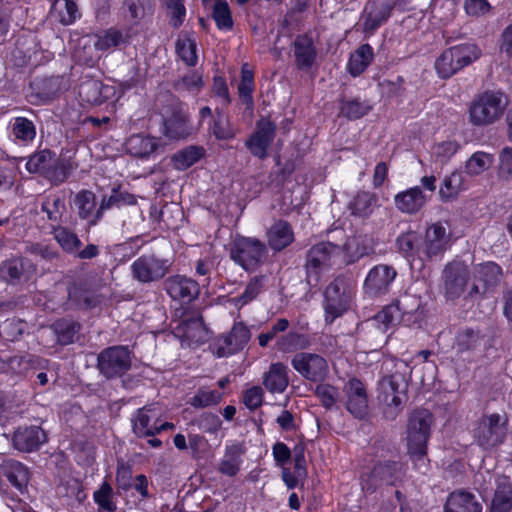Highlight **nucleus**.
I'll return each instance as SVG.
<instances>
[{"label":"nucleus","instance_id":"nucleus-1","mask_svg":"<svg viewBox=\"0 0 512 512\" xmlns=\"http://www.w3.org/2000/svg\"><path fill=\"white\" fill-rule=\"evenodd\" d=\"M163 289L173 301L181 304L175 311L177 320H204L202 310L193 304L200 294V284L196 280L182 274L170 275L164 279Z\"/></svg>","mask_w":512,"mask_h":512},{"label":"nucleus","instance_id":"nucleus-2","mask_svg":"<svg viewBox=\"0 0 512 512\" xmlns=\"http://www.w3.org/2000/svg\"><path fill=\"white\" fill-rule=\"evenodd\" d=\"M507 108V100L501 90H485L476 94L468 107L469 123L475 127H487L499 121Z\"/></svg>","mask_w":512,"mask_h":512},{"label":"nucleus","instance_id":"nucleus-3","mask_svg":"<svg viewBox=\"0 0 512 512\" xmlns=\"http://www.w3.org/2000/svg\"><path fill=\"white\" fill-rule=\"evenodd\" d=\"M432 421V414L425 409L414 410L408 419L407 449L418 469L427 467V442L430 437Z\"/></svg>","mask_w":512,"mask_h":512},{"label":"nucleus","instance_id":"nucleus-4","mask_svg":"<svg viewBox=\"0 0 512 512\" xmlns=\"http://www.w3.org/2000/svg\"><path fill=\"white\" fill-rule=\"evenodd\" d=\"M482 55L481 49L474 43H461L442 51L436 58L434 68L440 79L447 80L470 66Z\"/></svg>","mask_w":512,"mask_h":512},{"label":"nucleus","instance_id":"nucleus-5","mask_svg":"<svg viewBox=\"0 0 512 512\" xmlns=\"http://www.w3.org/2000/svg\"><path fill=\"white\" fill-rule=\"evenodd\" d=\"M377 400L387 420H395L407 401V383L399 373L384 376L378 383Z\"/></svg>","mask_w":512,"mask_h":512},{"label":"nucleus","instance_id":"nucleus-6","mask_svg":"<svg viewBox=\"0 0 512 512\" xmlns=\"http://www.w3.org/2000/svg\"><path fill=\"white\" fill-rule=\"evenodd\" d=\"M228 252L230 259L236 265L247 272H252L263 264L267 255V246L256 237L236 234L229 244Z\"/></svg>","mask_w":512,"mask_h":512},{"label":"nucleus","instance_id":"nucleus-7","mask_svg":"<svg viewBox=\"0 0 512 512\" xmlns=\"http://www.w3.org/2000/svg\"><path fill=\"white\" fill-rule=\"evenodd\" d=\"M508 418L505 413L483 415L474 430V439L484 449L494 448L506 438Z\"/></svg>","mask_w":512,"mask_h":512},{"label":"nucleus","instance_id":"nucleus-8","mask_svg":"<svg viewBox=\"0 0 512 512\" xmlns=\"http://www.w3.org/2000/svg\"><path fill=\"white\" fill-rule=\"evenodd\" d=\"M450 243V235L442 223L436 222L430 225L425 234H421V246L419 261L424 266L426 263L440 262Z\"/></svg>","mask_w":512,"mask_h":512},{"label":"nucleus","instance_id":"nucleus-9","mask_svg":"<svg viewBox=\"0 0 512 512\" xmlns=\"http://www.w3.org/2000/svg\"><path fill=\"white\" fill-rule=\"evenodd\" d=\"M353 292L343 278L337 277L324 291V310L326 320H335L343 316L352 306Z\"/></svg>","mask_w":512,"mask_h":512},{"label":"nucleus","instance_id":"nucleus-10","mask_svg":"<svg viewBox=\"0 0 512 512\" xmlns=\"http://www.w3.org/2000/svg\"><path fill=\"white\" fill-rule=\"evenodd\" d=\"M131 364V352L125 346L105 348L97 356V368L107 379L122 376L131 368Z\"/></svg>","mask_w":512,"mask_h":512},{"label":"nucleus","instance_id":"nucleus-11","mask_svg":"<svg viewBox=\"0 0 512 512\" xmlns=\"http://www.w3.org/2000/svg\"><path fill=\"white\" fill-rule=\"evenodd\" d=\"M340 256V245L322 241L311 246L305 255V270L308 278L318 280L321 272L333 265L332 260Z\"/></svg>","mask_w":512,"mask_h":512},{"label":"nucleus","instance_id":"nucleus-12","mask_svg":"<svg viewBox=\"0 0 512 512\" xmlns=\"http://www.w3.org/2000/svg\"><path fill=\"white\" fill-rule=\"evenodd\" d=\"M170 266L168 259L159 258L154 254H144L131 264V273L133 279L147 284L163 279L169 272Z\"/></svg>","mask_w":512,"mask_h":512},{"label":"nucleus","instance_id":"nucleus-13","mask_svg":"<svg viewBox=\"0 0 512 512\" xmlns=\"http://www.w3.org/2000/svg\"><path fill=\"white\" fill-rule=\"evenodd\" d=\"M397 271L393 266L378 264L372 267L363 282V293L369 298H377L387 294L394 280Z\"/></svg>","mask_w":512,"mask_h":512},{"label":"nucleus","instance_id":"nucleus-14","mask_svg":"<svg viewBox=\"0 0 512 512\" xmlns=\"http://www.w3.org/2000/svg\"><path fill=\"white\" fill-rule=\"evenodd\" d=\"M78 95L82 102L91 106H100L116 96V88L104 84L100 79L85 75L79 85Z\"/></svg>","mask_w":512,"mask_h":512},{"label":"nucleus","instance_id":"nucleus-15","mask_svg":"<svg viewBox=\"0 0 512 512\" xmlns=\"http://www.w3.org/2000/svg\"><path fill=\"white\" fill-rule=\"evenodd\" d=\"M276 124L270 119L256 122L255 131L246 140L245 145L250 153L261 160L268 157V150L276 137Z\"/></svg>","mask_w":512,"mask_h":512},{"label":"nucleus","instance_id":"nucleus-16","mask_svg":"<svg viewBox=\"0 0 512 512\" xmlns=\"http://www.w3.org/2000/svg\"><path fill=\"white\" fill-rule=\"evenodd\" d=\"M470 279V271L463 262L452 261L445 265L443 280L445 296L449 300L459 298Z\"/></svg>","mask_w":512,"mask_h":512},{"label":"nucleus","instance_id":"nucleus-17","mask_svg":"<svg viewBox=\"0 0 512 512\" xmlns=\"http://www.w3.org/2000/svg\"><path fill=\"white\" fill-rule=\"evenodd\" d=\"M291 364L302 377L313 382L324 380L329 371L327 361L313 353H297Z\"/></svg>","mask_w":512,"mask_h":512},{"label":"nucleus","instance_id":"nucleus-18","mask_svg":"<svg viewBox=\"0 0 512 512\" xmlns=\"http://www.w3.org/2000/svg\"><path fill=\"white\" fill-rule=\"evenodd\" d=\"M345 406L355 418L363 419L368 414V395L365 385L357 378L349 379L344 387Z\"/></svg>","mask_w":512,"mask_h":512},{"label":"nucleus","instance_id":"nucleus-19","mask_svg":"<svg viewBox=\"0 0 512 512\" xmlns=\"http://www.w3.org/2000/svg\"><path fill=\"white\" fill-rule=\"evenodd\" d=\"M396 2L393 0H373L367 3V14L363 22V30L367 34H373L392 15Z\"/></svg>","mask_w":512,"mask_h":512},{"label":"nucleus","instance_id":"nucleus-20","mask_svg":"<svg viewBox=\"0 0 512 512\" xmlns=\"http://www.w3.org/2000/svg\"><path fill=\"white\" fill-rule=\"evenodd\" d=\"M66 305L69 309H89L96 306V298L88 279L79 278L69 284Z\"/></svg>","mask_w":512,"mask_h":512},{"label":"nucleus","instance_id":"nucleus-21","mask_svg":"<svg viewBox=\"0 0 512 512\" xmlns=\"http://www.w3.org/2000/svg\"><path fill=\"white\" fill-rule=\"evenodd\" d=\"M502 268L495 262L480 264L476 270L474 283L469 291V296L485 294L492 291L500 280Z\"/></svg>","mask_w":512,"mask_h":512},{"label":"nucleus","instance_id":"nucleus-22","mask_svg":"<svg viewBox=\"0 0 512 512\" xmlns=\"http://www.w3.org/2000/svg\"><path fill=\"white\" fill-rule=\"evenodd\" d=\"M46 441L45 431L34 425L18 427L12 437L14 448L21 452L35 451Z\"/></svg>","mask_w":512,"mask_h":512},{"label":"nucleus","instance_id":"nucleus-23","mask_svg":"<svg viewBox=\"0 0 512 512\" xmlns=\"http://www.w3.org/2000/svg\"><path fill=\"white\" fill-rule=\"evenodd\" d=\"M268 247L275 253L288 248L295 241L292 225L284 219H278L266 231Z\"/></svg>","mask_w":512,"mask_h":512},{"label":"nucleus","instance_id":"nucleus-24","mask_svg":"<svg viewBox=\"0 0 512 512\" xmlns=\"http://www.w3.org/2000/svg\"><path fill=\"white\" fill-rule=\"evenodd\" d=\"M338 102V118H344L347 121H356L367 116L373 109L369 100L362 99L360 96L348 98L340 95Z\"/></svg>","mask_w":512,"mask_h":512},{"label":"nucleus","instance_id":"nucleus-25","mask_svg":"<svg viewBox=\"0 0 512 512\" xmlns=\"http://www.w3.org/2000/svg\"><path fill=\"white\" fill-rule=\"evenodd\" d=\"M256 89L255 74L249 68L248 63H244L240 69V81L237 86L239 103L244 106L245 114H253L255 108L254 92Z\"/></svg>","mask_w":512,"mask_h":512},{"label":"nucleus","instance_id":"nucleus-26","mask_svg":"<svg viewBox=\"0 0 512 512\" xmlns=\"http://www.w3.org/2000/svg\"><path fill=\"white\" fill-rule=\"evenodd\" d=\"M293 52L296 67L299 70H309L315 63L317 51L310 34L296 36L293 42Z\"/></svg>","mask_w":512,"mask_h":512},{"label":"nucleus","instance_id":"nucleus-27","mask_svg":"<svg viewBox=\"0 0 512 512\" xmlns=\"http://www.w3.org/2000/svg\"><path fill=\"white\" fill-rule=\"evenodd\" d=\"M174 334L182 345L198 346L210 338V331L204 322H179Z\"/></svg>","mask_w":512,"mask_h":512},{"label":"nucleus","instance_id":"nucleus-28","mask_svg":"<svg viewBox=\"0 0 512 512\" xmlns=\"http://www.w3.org/2000/svg\"><path fill=\"white\" fill-rule=\"evenodd\" d=\"M165 135L169 139H185L192 133L189 115L181 108H174L170 116L164 119Z\"/></svg>","mask_w":512,"mask_h":512},{"label":"nucleus","instance_id":"nucleus-29","mask_svg":"<svg viewBox=\"0 0 512 512\" xmlns=\"http://www.w3.org/2000/svg\"><path fill=\"white\" fill-rule=\"evenodd\" d=\"M137 202L136 197L127 192L121 191L120 187L113 188L110 196H104L100 202L99 208L95 211L94 216L89 221V227L96 226L102 219L104 211L113 207L120 208L122 206L135 205Z\"/></svg>","mask_w":512,"mask_h":512},{"label":"nucleus","instance_id":"nucleus-30","mask_svg":"<svg viewBox=\"0 0 512 512\" xmlns=\"http://www.w3.org/2000/svg\"><path fill=\"white\" fill-rule=\"evenodd\" d=\"M426 202L425 195L420 187L414 186L397 193L394 197L396 208L402 213L415 214Z\"/></svg>","mask_w":512,"mask_h":512},{"label":"nucleus","instance_id":"nucleus-31","mask_svg":"<svg viewBox=\"0 0 512 512\" xmlns=\"http://www.w3.org/2000/svg\"><path fill=\"white\" fill-rule=\"evenodd\" d=\"M36 266L31 260L25 257H14L8 259L0 266L1 277L12 284L19 282L25 273L34 272Z\"/></svg>","mask_w":512,"mask_h":512},{"label":"nucleus","instance_id":"nucleus-32","mask_svg":"<svg viewBox=\"0 0 512 512\" xmlns=\"http://www.w3.org/2000/svg\"><path fill=\"white\" fill-rule=\"evenodd\" d=\"M374 49L369 43L360 45L350 54L346 64L347 72L354 78L362 75L374 61Z\"/></svg>","mask_w":512,"mask_h":512},{"label":"nucleus","instance_id":"nucleus-33","mask_svg":"<svg viewBox=\"0 0 512 512\" xmlns=\"http://www.w3.org/2000/svg\"><path fill=\"white\" fill-rule=\"evenodd\" d=\"M126 151L137 158L147 159L158 147V139L146 134H133L125 143Z\"/></svg>","mask_w":512,"mask_h":512},{"label":"nucleus","instance_id":"nucleus-34","mask_svg":"<svg viewBox=\"0 0 512 512\" xmlns=\"http://www.w3.org/2000/svg\"><path fill=\"white\" fill-rule=\"evenodd\" d=\"M36 125L27 117L17 116L10 121V137L18 145H29L36 138Z\"/></svg>","mask_w":512,"mask_h":512},{"label":"nucleus","instance_id":"nucleus-35","mask_svg":"<svg viewBox=\"0 0 512 512\" xmlns=\"http://www.w3.org/2000/svg\"><path fill=\"white\" fill-rule=\"evenodd\" d=\"M175 52L188 67L198 63L197 42L193 31H182L175 42Z\"/></svg>","mask_w":512,"mask_h":512},{"label":"nucleus","instance_id":"nucleus-36","mask_svg":"<svg viewBox=\"0 0 512 512\" xmlns=\"http://www.w3.org/2000/svg\"><path fill=\"white\" fill-rule=\"evenodd\" d=\"M0 468L13 487L21 493L26 490L30 478V473L26 466L19 461L10 459L4 461Z\"/></svg>","mask_w":512,"mask_h":512},{"label":"nucleus","instance_id":"nucleus-37","mask_svg":"<svg viewBox=\"0 0 512 512\" xmlns=\"http://www.w3.org/2000/svg\"><path fill=\"white\" fill-rule=\"evenodd\" d=\"M465 190L464 176L462 172L455 170L449 175H445L442 179L439 188V198L444 203L452 202Z\"/></svg>","mask_w":512,"mask_h":512},{"label":"nucleus","instance_id":"nucleus-38","mask_svg":"<svg viewBox=\"0 0 512 512\" xmlns=\"http://www.w3.org/2000/svg\"><path fill=\"white\" fill-rule=\"evenodd\" d=\"M156 411L155 404H149L136 410L131 418L132 431L138 438H148L157 435L154 425H150L149 413Z\"/></svg>","mask_w":512,"mask_h":512},{"label":"nucleus","instance_id":"nucleus-39","mask_svg":"<svg viewBox=\"0 0 512 512\" xmlns=\"http://www.w3.org/2000/svg\"><path fill=\"white\" fill-rule=\"evenodd\" d=\"M482 506L472 493L458 491L449 495L444 512H481Z\"/></svg>","mask_w":512,"mask_h":512},{"label":"nucleus","instance_id":"nucleus-40","mask_svg":"<svg viewBox=\"0 0 512 512\" xmlns=\"http://www.w3.org/2000/svg\"><path fill=\"white\" fill-rule=\"evenodd\" d=\"M289 384L287 367L280 362L271 364L264 374L263 385L271 393H282Z\"/></svg>","mask_w":512,"mask_h":512},{"label":"nucleus","instance_id":"nucleus-41","mask_svg":"<svg viewBox=\"0 0 512 512\" xmlns=\"http://www.w3.org/2000/svg\"><path fill=\"white\" fill-rule=\"evenodd\" d=\"M421 233L413 230L401 233L396 239L398 251L408 261L419 260Z\"/></svg>","mask_w":512,"mask_h":512},{"label":"nucleus","instance_id":"nucleus-42","mask_svg":"<svg viewBox=\"0 0 512 512\" xmlns=\"http://www.w3.org/2000/svg\"><path fill=\"white\" fill-rule=\"evenodd\" d=\"M206 154V150L202 146L190 145L186 146L171 157V161L175 169L184 171L199 162Z\"/></svg>","mask_w":512,"mask_h":512},{"label":"nucleus","instance_id":"nucleus-43","mask_svg":"<svg viewBox=\"0 0 512 512\" xmlns=\"http://www.w3.org/2000/svg\"><path fill=\"white\" fill-rule=\"evenodd\" d=\"M41 211L46 214L52 228L61 225L62 217L66 212L65 198L56 193L47 195L41 203Z\"/></svg>","mask_w":512,"mask_h":512},{"label":"nucleus","instance_id":"nucleus-44","mask_svg":"<svg viewBox=\"0 0 512 512\" xmlns=\"http://www.w3.org/2000/svg\"><path fill=\"white\" fill-rule=\"evenodd\" d=\"M375 193L369 191H358L348 204V208L352 215L367 218L369 217L377 203Z\"/></svg>","mask_w":512,"mask_h":512},{"label":"nucleus","instance_id":"nucleus-45","mask_svg":"<svg viewBox=\"0 0 512 512\" xmlns=\"http://www.w3.org/2000/svg\"><path fill=\"white\" fill-rule=\"evenodd\" d=\"M370 248L358 237H348L343 245H340V255H343V263L352 265L361 258L370 254Z\"/></svg>","mask_w":512,"mask_h":512},{"label":"nucleus","instance_id":"nucleus-46","mask_svg":"<svg viewBox=\"0 0 512 512\" xmlns=\"http://www.w3.org/2000/svg\"><path fill=\"white\" fill-rule=\"evenodd\" d=\"M249 338V330L243 322H238L233 326L231 332L224 337L225 347H220L219 350H223L222 355L233 354L241 350L249 341Z\"/></svg>","mask_w":512,"mask_h":512},{"label":"nucleus","instance_id":"nucleus-47","mask_svg":"<svg viewBox=\"0 0 512 512\" xmlns=\"http://www.w3.org/2000/svg\"><path fill=\"white\" fill-rule=\"evenodd\" d=\"M76 165L71 157H57L53 159V163L49 170L46 172L45 178L53 184L64 183L72 174Z\"/></svg>","mask_w":512,"mask_h":512},{"label":"nucleus","instance_id":"nucleus-48","mask_svg":"<svg viewBox=\"0 0 512 512\" xmlns=\"http://www.w3.org/2000/svg\"><path fill=\"white\" fill-rule=\"evenodd\" d=\"M159 2L165 10L169 26L174 30L179 29L187 16L185 0H159Z\"/></svg>","mask_w":512,"mask_h":512},{"label":"nucleus","instance_id":"nucleus-49","mask_svg":"<svg viewBox=\"0 0 512 512\" xmlns=\"http://www.w3.org/2000/svg\"><path fill=\"white\" fill-rule=\"evenodd\" d=\"M244 448L240 444H233L226 447L224 457L219 465V471L229 477L235 476L240 470L241 456Z\"/></svg>","mask_w":512,"mask_h":512},{"label":"nucleus","instance_id":"nucleus-50","mask_svg":"<svg viewBox=\"0 0 512 512\" xmlns=\"http://www.w3.org/2000/svg\"><path fill=\"white\" fill-rule=\"evenodd\" d=\"M51 233L55 241L67 254H75L82 246L78 235L67 227L62 225L53 226Z\"/></svg>","mask_w":512,"mask_h":512},{"label":"nucleus","instance_id":"nucleus-51","mask_svg":"<svg viewBox=\"0 0 512 512\" xmlns=\"http://www.w3.org/2000/svg\"><path fill=\"white\" fill-rule=\"evenodd\" d=\"M129 38L128 32L124 33L122 30L111 27L97 35L95 48L99 51H107L128 42Z\"/></svg>","mask_w":512,"mask_h":512},{"label":"nucleus","instance_id":"nucleus-52","mask_svg":"<svg viewBox=\"0 0 512 512\" xmlns=\"http://www.w3.org/2000/svg\"><path fill=\"white\" fill-rule=\"evenodd\" d=\"M55 156L56 153L49 149L40 150L29 157L26 169L30 173H38L45 177Z\"/></svg>","mask_w":512,"mask_h":512},{"label":"nucleus","instance_id":"nucleus-53","mask_svg":"<svg viewBox=\"0 0 512 512\" xmlns=\"http://www.w3.org/2000/svg\"><path fill=\"white\" fill-rule=\"evenodd\" d=\"M494 162L492 154L484 151H476L465 162V173L470 176H478L488 170Z\"/></svg>","mask_w":512,"mask_h":512},{"label":"nucleus","instance_id":"nucleus-54","mask_svg":"<svg viewBox=\"0 0 512 512\" xmlns=\"http://www.w3.org/2000/svg\"><path fill=\"white\" fill-rule=\"evenodd\" d=\"M264 289V276H255L246 284L244 291L232 299L235 306L242 307L255 300Z\"/></svg>","mask_w":512,"mask_h":512},{"label":"nucleus","instance_id":"nucleus-55","mask_svg":"<svg viewBox=\"0 0 512 512\" xmlns=\"http://www.w3.org/2000/svg\"><path fill=\"white\" fill-rule=\"evenodd\" d=\"M93 499L98 505L99 511L115 512L117 510L113 488L107 481H104L100 487L94 491Z\"/></svg>","mask_w":512,"mask_h":512},{"label":"nucleus","instance_id":"nucleus-56","mask_svg":"<svg viewBox=\"0 0 512 512\" xmlns=\"http://www.w3.org/2000/svg\"><path fill=\"white\" fill-rule=\"evenodd\" d=\"M212 18L219 30L229 31L233 28L234 22L232 14L226 0H218L215 2L212 11Z\"/></svg>","mask_w":512,"mask_h":512},{"label":"nucleus","instance_id":"nucleus-57","mask_svg":"<svg viewBox=\"0 0 512 512\" xmlns=\"http://www.w3.org/2000/svg\"><path fill=\"white\" fill-rule=\"evenodd\" d=\"M75 205L79 218L89 222L95 214L93 213L96 207L95 194L89 190L80 191L75 197Z\"/></svg>","mask_w":512,"mask_h":512},{"label":"nucleus","instance_id":"nucleus-58","mask_svg":"<svg viewBox=\"0 0 512 512\" xmlns=\"http://www.w3.org/2000/svg\"><path fill=\"white\" fill-rule=\"evenodd\" d=\"M310 346V339L307 334L289 332L278 340V348L284 352L302 350Z\"/></svg>","mask_w":512,"mask_h":512},{"label":"nucleus","instance_id":"nucleus-59","mask_svg":"<svg viewBox=\"0 0 512 512\" xmlns=\"http://www.w3.org/2000/svg\"><path fill=\"white\" fill-rule=\"evenodd\" d=\"M372 475L393 485L402 475V465L395 461L379 463L373 468Z\"/></svg>","mask_w":512,"mask_h":512},{"label":"nucleus","instance_id":"nucleus-60","mask_svg":"<svg viewBox=\"0 0 512 512\" xmlns=\"http://www.w3.org/2000/svg\"><path fill=\"white\" fill-rule=\"evenodd\" d=\"M512 508V489L506 483H500L494 493L491 512H510Z\"/></svg>","mask_w":512,"mask_h":512},{"label":"nucleus","instance_id":"nucleus-61","mask_svg":"<svg viewBox=\"0 0 512 512\" xmlns=\"http://www.w3.org/2000/svg\"><path fill=\"white\" fill-rule=\"evenodd\" d=\"M51 329L55 333L59 344L68 345L74 341L80 326L78 322H53Z\"/></svg>","mask_w":512,"mask_h":512},{"label":"nucleus","instance_id":"nucleus-62","mask_svg":"<svg viewBox=\"0 0 512 512\" xmlns=\"http://www.w3.org/2000/svg\"><path fill=\"white\" fill-rule=\"evenodd\" d=\"M310 6V0H294L285 14L282 26L289 27L299 25L304 20L302 14L308 11Z\"/></svg>","mask_w":512,"mask_h":512},{"label":"nucleus","instance_id":"nucleus-63","mask_svg":"<svg viewBox=\"0 0 512 512\" xmlns=\"http://www.w3.org/2000/svg\"><path fill=\"white\" fill-rule=\"evenodd\" d=\"M222 399V394L214 390L199 389L190 399L189 403L195 408H205L218 404Z\"/></svg>","mask_w":512,"mask_h":512},{"label":"nucleus","instance_id":"nucleus-64","mask_svg":"<svg viewBox=\"0 0 512 512\" xmlns=\"http://www.w3.org/2000/svg\"><path fill=\"white\" fill-rule=\"evenodd\" d=\"M123 3L133 20L143 19L154 6V0H124Z\"/></svg>","mask_w":512,"mask_h":512}]
</instances>
